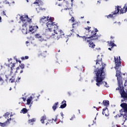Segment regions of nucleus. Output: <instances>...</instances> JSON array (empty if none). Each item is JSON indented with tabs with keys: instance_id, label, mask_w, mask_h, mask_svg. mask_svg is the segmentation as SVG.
<instances>
[{
	"instance_id": "f257e3e1",
	"label": "nucleus",
	"mask_w": 127,
	"mask_h": 127,
	"mask_svg": "<svg viewBox=\"0 0 127 127\" xmlns=\"http://www.w3.org/2000/svg\"><path fill=\"white\" fill-rule=\"evenodd\" d=\"M53 19H54V18H49V17H47L46 18V17H43L41 18L40 22H46V26L48 28V30H49V31H52L53 28H55V29H54L53 30L55 34L52 35L51 37L52 38H54V39H56L57 40H59L60 37H63V36L64 35V33H63V31H62V30H58V26H57L56 24L53 22Z\"/></svg>"
},
{
	"instance_id": "f03ea898",
	"label": "nucleus",
	"mask_w": 127,
	"mask_h": 127,
	"mask_svg": "<svg viewBox=\"0 0 127 127\" xmlns=\"http://www.w3.org/2000/svg\"><path fill=\"white\" fill-rule=\"evenodd\" d=\"M96 65H100L102 67L100 69H96L94 71V73L96 76V85L100 87V85H104L105 87L108 88L109 85L107 82L103 81V80L105 79V72L104 71V69L105 68V64H103L102 62V59L100 60H97Z\"/></svg>"
},
{
	"instance_id": "7ed1b4c3",
	"label": "nucleus",
	"mask_w": 127,
	"mask_h": 127,
	"mask_svg": "<svg viewBox=\"0 0 127 127\" xmlns=\"http://www.w3.org/2000/svg\"><path fill=\"white\" fill-rule=\"evenodd\" d=\"M119 69H116V77H117V80L118 82L119 87L120 88V94L121 97L124 98L125 101H127V91L125 92L124 90V87L122 88V86H123V82L122 81V76H121V71L118 70Z\"/></svg>"
},
{
	"instance_id": "20e7f679",
	"label": "nucleus",
	"mask_w": 127,
	"mask_h": 127,
	"mask_svg": "<svg viewBox=\"0 0 127 127\" xmlns=\"http://www.w3.org/2000/svg\"><path fill=\"white\" fill-rule=\"evenodd\" d=\"M81 37L83 38V41H86L87 43H89V47L94 48L96 45H95V44H94L91 40H96V39H98V37H99L96 35V33H95L94 35H92L91 37H87L84 36Z\"/></svg>"
},
{
	"instance_id": "39448f33",
	"label": "nucleus",
	"mask_w": 127,
	"mask_h": 127,
	"mask_svg": "<svg viewBox=\"0 0 127 127\" xmlns=\"http://www.w3.org/2000/svg\"><path fill=\"white\" fill-rule=\"evenodd\" d=\"M121 107L122 109L120 110V113L121 116H123L124 119L125 121L127 120V103H122L121 104Z\"/></svg>"
},
{
	"instance_id": "423d86ee",
	"label": "nucleus",
	"mask_w": 127,
	"mask_h": 127,
	"mask_svg": "<svg viewBox=\"0 0 127 127\" xmlns=\"http://www.w3.org/2000/svg\"><path fill=\"white\" fill-rule=\"evenodd\" d=\"M3 117H4V118H5V119H7V121H6L5 123H0V127H5L6 126V124H7V123H8V122H9V121H10L11 120V115H10V114L8 113V112H6L4 115Z\"/></svg>"
},
{
	"instance_id": "0eeeda50",
	"label": "nucleus",
	"mask_w": 127,
	"mask_h": 127,
	"mask_svg": "<svg viewBox=\"0 0 127 127\" xmlns=\"http://www.w3.org/2000/svg\"><path fill=\"white\" fill-rule=\"evenodd\" d=\"M115 68L116 69V70L119 69V68L120 67V66H121V62L120 59L121 58L120 57H115Z\"/></svg>"
},
{
	"instance_id": "6e6552de",
	"label": "nucleus",
	"mask_w": 127,
	"mask_h": 127,
	"mask_svg": "<svg viewBox=\"0 0 127 127\" xmlns=\"http://www.w3.org/2000/svg\"><path fill=\"white\" fill-rule=\"evenodd\" d=\"M20 19L22 21L23 23H24V22L25 23L24 24H26L27 22H30L31 21V19H30L28 18V16L27 15H23L20 17Z\"/></svg>"
},
{
	"instance_id": "1a4fd4ad",
	"label": "nucleus",
	"mask_w": 127,
	"mask_h": 127,
	"mask_svg": "<svg viewBox=\"0 0 127 127\" xmlns=\"http://www.w3.org/2000/svg\"><path fill=\"white\" fill-rule=\"evenodd\" d=\"M121 6H117L116 10L114 12L112 13V14H110L107 17L109 18V17H113L115 14H117L118 12H120V8H121Z\"/></svg>"
},
{
	"instance_id": "9d476101",
	"label": "nucleus",
	"mask_w": 127,
	"mask_h": 127,
	"mask_svg": "<svg viewBox=\"0 0 127 127\" xmlns=\"http://www.w3.org/2000/svg\"><path fill=\"white\" fill-rule=\"evenodd\" d=\"M23 28L22 29V32L24 34H27V28H26V24H24L22 25Z\"/></svg>"
},
{
	"instance_id": "9b49d317",
	"label": "nucleus",
	"mask_w": 127,
	"mask_h": 127,
	"mask_svg": "<svg viewBox=\"0 0 127 127\" xmlns=\"http://www.w3.org/2000/svg\"><path fill=\"white\" fill-rule=\"evenodd\" d=\"M102 114L105 117H109V111L108 110V108H106V109L103 110Z\"/></svg>"
},
{
	"instance_id": "f8f14e48",
	"label": "nucleus",
	"mask_w": 127,
	"mask_h": 127,
	"mask_svg": "<svg viewBox=\"0 0 127 127\" xmlns=\"http://www.w3.org/2000/svg\"><path fill=\"white\" fill-rule=\"evenodd\" d=\"M127 5L125 4L123 8H121L120 9V11L119 12L121 14L122 13H125V12H127Z\"/></svg>"
},
{
	"instance_id": "ddd939ff",
	"label": "nucleus",
	"mask_w": 127,
	"mask_h": 127,
	"mask_svg": "<svg viewBox=\"0 0 127 127\" xmlns=\"http://www.w3.org/2000/svg\"><path fill=\"white\" fill-rule=\"evenodd\" d=\"M38 29V26H30L29 27V31L31 32L32 31H35Z\"/></svg>"
},
{
	"instance_id": "4468645a",
	"label": "nucleus",
	"mask_w": 127,
	"mask_h": 127,
	"mask_svg": "<svg viewBox=\"0 0 127 127\" xmlns=\"http://www.w3.org/2000/svg\"><path fill=\"white\" fill-rule=\"evenodd\" d=\"M103 104L105 107H108L110 105V102L108 100H104Z\"/></svg>"
},
{
	"instance_id": "2eb2a0df",
	"label": "nucleus",
	"mask_w": 127,
	"mask_h": 127,
	"mask_svg": "<svg viewBox=\"0 0 127 127\" xmlns=\"http://www.w3.org/2000/svg\"><path fill=\"white\" fill-rule=\"evenodd\" d=\"M62 104H63L62 105H61V109H64V108H65L66 106H67V104H66L65 101H63Z\"/></svg>"
},
{
	"instance_id": "dca6fc26",
	"label": "nucleus",
	"mask_w": 127,
	"mask_h": 127,
	"mask_svg": "<svg viewBox=\"0 0 127 127\" xmlns=\"http://www.w3.org/2000/svg\"><path fill=\"white\" fill-rule=\"evenodd\" d=\"M31 102H32V97H30L28 98L27 100V105H30Z\"/></svg>"
},
{
	"instance_id": "f3484780",
	"label": "nucleus",
	"mask_w": 127,
	"mask_h": 127,
	"mask_svg": "<svg viewBox=\"0 0 127 127\" xmlns=\"http://www.w3.org/2000/svg\"><path fill=\"white\" fill-rule=\"evenodd\" d=\"M45 120H46V116H44L41 117V122L42 124H44V121H45Z\"/></svg>"
},
{
	"instance_id": "a211bd4d",
	"label": "nucleus",
	"mask_w": 127,
	"mask_h": 127,
	"mask_svg": "<svg viewBox=\"0 0 127 127\" xmlns=\"http://www.w3.org/2000/svg\"><path fill=\"white\" fill-rule=\"evenodd\" d=\"M109 46H112V48L114 47V46H117L115 43L113 41H110V43H109Z\"/></svg>"
},
{
	"instance_id": "6ab92c4d",
	"label": "nucleus",
	"mask_w": 127,
	"mask_h": 127,
	"mask_svg": "<svg viewBox=\"0 0 127 127\" xmlns=\"http://www.w3.org/2000/svg\"><path fill=\"white\" fill-rule=\"evenodd\" d=\"M58 105V102L56 103L53 106V109L54 111H55L57 109V106Z\"/></svg>"
},
{
	"instance_id": "aec40b11",
	"label": "nucleus",
	"mask_w": 127,
	"mask_h": 127,
	"mask_svg": "<svg viewBox=\"0 0 127 127\" xmlns=\"http://www.w3.org/2000/svg\"><path fill=\"white\" fill-rule=\"evenodd\" d=\"M9 82H10V83H13L14 82V77L13 76H12L9 79Z\"/></svg>"
},
{
	"instance_id": "412c9836",
	"label": "nucleus",
	"mask_w": 127,
	"mask_h": 127,
	"mask_svg": "<svg viewBox=\"0 0 127 127\" xmlns=\"http://www.w3.org/2000/svg\"><path fill=\"white\" fill-rule=\"evenodd\" d=\"M36 3L39 4L41 3V1H40V0H36V1L34 2V4H36Z\"/></svg>"
},
{
	"instance_id": "4be33fe9",
	"label": "nucleus",
	"mask_w": 127,
	"mask_h": 127,
	"mask_svg": "<svg viewBox=\"0 0 127 127\" xmlns=\"http://www.w3.org/2000/svg\"><path fill=\"white\" fill-rule=\"evenodd\" d=\"M23 114H26L27 113V109L24 108L22 110Z\"/></svg>"
},
{
	"instance_id": "5701e85b",
	"label": "nucleus",
	"mask_w": 127,
	"mask_h": 127,
	"mask_svg": "<svg viewBox=\"0 0 127 127\" xmlns=\"http://www.w3.org/2000/svg\"><path fill=\"white\" fill-rule=\"evenodd\" d=\"M36 120L35 118H33L32 119L29 120V123L30 124V123H34L35 122Z\"/></svg>"
},
{
	"instance_id": "b1692460",
	"label": "nucleus",
	"mask_w": 127,
	"mask_h": 127,
	"mask_svg": "<svg viewBox=\"0 0 127 127\" xmlns=\"http://www.w3.org/2000/svg\"><path fill=\"white\" fill-rule=\"evenodd\" d=\"M29 57L28 56H26L25 57H22L21 58V59L22 60H25V59H28Z\"/></svg>"
},
{
	"instance_id": "393cba45",
	"label": "nucleus",
	"mask_w": 127,
	"mask_h": 127,
	"mask_svg": "<svg viewBox=\"0 0 127 127\" xmlns=\"http://www.w3.org/2000/svg\"><path fill=\"white\" fill-rule=\"evenodd\" d=\"M36 38H41V36L39 34H36L35 35Z\"/></svg>"
},
{
	"instance_id": "a878e982",
	"label": "nucleus",
	"mask_w": 127,
	"mask_h": 127,
	"mask_svg": "<svg viewBox=\"0 0 127 127\" xmlns=\"http://www.w3.org/2000/svg\"><path fill=\"white\" fill-rule=\"evenodd\" d=\"M20 66L21 69H23L24 68V64H21Z\"/></svg>"
},
{
	"instance_id": "bb28decb",
	"label": "nucleus",
	"mask_w": 127,
	"mask_h": 127,
	"mask_svg": "<svg viewBox=\"0 0 127 127\" xmlns=\"http://www.w3.org/2000/svg\"><path fill=\"white\" fill-rule=\"evenodd\" d=\"M85 29H86V30H90V29H91V27H87V28H85Z\"/></svg>"
},
{
	"instance_id": "cd10ccee",
	"label": "nucleus",
	"mask_w": 127,
	"mask_h": 127,
	"mask_svg": "<svg viewBox=\"0 0 127 127\" xmlns=\"http://www.w3.org/2000/svg\"><path fill=\"white\" fill-rule=\"evenodd\" d=\"M98 29H95V32H94V34L93 35H95V33H96V34H97V33L96 32H98Z\"/></svg>"
},
{
	"instance_id": "c85d7f7f",
	"label": "nucleus",
	"mask_w": 127,
	"mask_h": 127,
	"mask_svg": "<svg viewBox=\"0 0 127 127\" xmlns=\"http://www.w3.org/2000/svg\"><path fill=\"white\" fill-rule=\"evenodd\" d=\"M70 20H71V21H72V22H74V21H75L74 20V17H71Z\"/></svg>"
},
{
	"instance_id": "c756f323",
	"label": "nucleus",
	"mask_w": 127,
	"mask_h": 127,
	"mask_svg": "<svg viewBox=\"0 0 127 127\" xmlns=\"http://www.w3.org/2000/svg\"><path fill=\"white\" fill-rule=\"evenodd\" d=\"M2 78H1V77H0V82H2Z\"/></svg>"
},
{
	"instance_id": "7c9ffc66",
	"label": "nucleus",
	"mask_w": 127,
	"mask_h": 127,
	"mask_svg": "<svg viewBox=\"0 0 127 127\" xmlns=\"http://www.w3.org/2000/svg\"><path fill=\"white\" fill-rule=\"evenodd\" d=\"M11 74L12 73H13L12 71L13 70V69H12V67H11Z\"/></svg>"
},
{
	"instance_id": "2f4dec72",
	"label": "nucleus",
	"mask_w": 127,
	"mask_h": 127,
	"mask_svg": "<svg viewBox=\"0 0 127 127\" xmlns=\"http://www.w3.org/2000/svg\"><path fill=\"white\" fill-rule=\"evenodd\" d=\"M55 123H56V122H57V117H56V118L55 120Z\"/></svg>"
},
{
	"instance_id": "473e14b6",
	"label": "nucleus",
	"mask_w": 127,
	"mask_h": 127,
	"mask_svg": "<svg viewBox=\"0 0 127 127\" xmlns=\"http://www.w3.org/2000/svg\"><path fill=\"white\" fill-rule=\"evenodd\" d=\"M22 99H23V101H24V102H25V98H24V97H23L22 98Z\"/></svg>"
},
{
	"instance_id": "72a5a7b5",
	"label": "nucleus",
	"mask_w": 127,
	"mask_h": 127,
	"mask_svg": "<svg viewBox=\"0 0 127 127\" xmlns=\"http://www.w3.org/2000/svg\"><path fill=\"white\" fill-rule=\"evenodd\" d=\"M3 14H4V15H6L5 12H4V11H3Z\"/></svg>"
},
{
	"instance_id": "f704fd0d",
	"label": "nucleus",
	"mask_w": 127,
	"mask_h": 127,
	"mask_svg": "<svg viewBox=\"0 0 127 127\" xmlns=\"http://www.w3.org/2000/svg\"><path fill=\"white\" fill-rule=\"evenodd\" d=\"M61 115L62 117L63 118V116H64L63 113H61Z\"/></svg>"
},
{
	"instance_id": "c9c22d12",
	"label": "nucleus",
	"mask_w": 127,
	"mask_h": 127,
	"mask_svg": "<svg viewBox=\"0 0 127 127\" xmlns=\"http://www.w3.org/2000/svg\"><path fill=\"white\" fill-rule=\"evenodd\" d=\"M15 66V64H12V67H14Z\"/></svg>"
},
{
	"instance_id": "e433bc0d",
	"label": "nucleus",
	"mask_w": 127,
	"mask_h": 127,
	"mask_svg": "<svg viewBox=\"0 0 127 127\" xmlns=\"http://www.w3.org/2000/svg\"><path fill=\"white\" fill-rule=\"evenodd\" d=\"M11 60H12V59H9V60H8V61L9 62L10 61H11Z\"/></svg>"
},
{
	"instance_id": "4c0bfd02",
	"label": "nucleus",
	"mask_w": 127,
	"mask_h": 127,
	"mask_svg": "<svg viewBox=\"0 0 127 127\" xmlns=\"http://www.w3.org/2000/svg\"><path fill=\"white\" fill-rule=\"evenodd\" d=\"M0 22H1V17L0 16Z\"/></svg>"
},
{
	"instance_id": "58836bf2",
	"label": "nucleus",
	"mask_w": 127,
	"mask_h": 127,
	"mask_svg": "<svg viewBox=\"0 0 127 127\" xmlns=\"http://www.w3.org/2000/svg\"><path fill=\"white\" fill-rule=\"evenodd\" d=\"M5 1H6V2H5V3H6H6H8V4L9 3V2L6 1V0H5Z\"/></svg>"
},
{
	"instance_id": "ea45409f",
	"label": "nucleus",
	"mask_w": 127,
	"mask_h": 127,
	"mask_svg": "<svg viewBox=\"0 0 127 127\" xmlns=\"http://www.w3.org/2000/svg\"><path fill=\"white\" fill-rule=\"evenodd\" d=\"M108 49H109V50H110V51L112 50V49H111V48H109Z\"/></svg>"
},
{
	"instance_id": "a19ab883",
	"label": "nucleus",
	"mask_w": 127,
	"mask_h": 127,
	"mask_svg": "<svg viewBox=\"0 0 127 127\" xmlns=\"http://www.w3.org/2000/svg\"><path fill=\"white\" fill-rule=\"evenodd\" d=\"M26 44H28L29 43L28 41H26Z\"/></svg>"
},
{
	"instance_id": "79ce46f5",
	"label": "nucleus",
	"mask_w": 127,
	"mask_h": 127,
	"mask_svg": "<svg viewBox=\"0 0 127 127\" xmlns=\"http://www.w3.org/2000/svg\"><path fill=\"white\" fill-rule=\"evenodd\" d=\"M18 80H20V77H18Z\"/></svg>"
},
{
	"instance_id": "37998d69",
	"label": "nucleus",
	"mask_w": 127,
	"mask_h": 127,
	"mask_svg": "<svg viewBox=\"0 0 127 127\" xmlns=\"http://www.w3.org/2000/svg\"><path fill=\"white\" fill-rule=\"evenodd\" d=\"M116 90H120V88H116Z\"/></svg>"
},
{
	"instance_id": "c03bdc74",
	"label": "nucleus",
	"mask_w": 127,
	"mask_h": 127,
	"mask_svg": "<svg viewBox=\"0 0 127 127\" xmlns=\"http://www.w3.org/2000/svg\"><path fill=\"white\" fill-rule=\"evenodd\" d=\"M23 72V70H21L20 73H22Z\"/></svg>"
},
{
	"instance_id": "a18cd8bd",
	"label": "nucleus",
	"mask_w": 127,
	"mask_h": 127,
	"mask_svg": "<svg viewBox=\"0 0 127 127\" xmlns=\"http://www.w3.org/2000/svg\"><path fill=\"white\" fill-rule=\"evenodd\" d=\"M18 69H19V67H17V70H18Z\"/></svg>"
},
{
	"instance_id": "49530a36",
	"label": "nucleus",
	"mask_w": 127,
	"mask_h": 127,
	"mask_svg": "<svg viewBox=\"0 0 127 127\" xmlns=\"http://www.w3.org/2000/svg\"><path fill=\"white\" fill-rule=\"evenodd\" d=\"M19 63H21V61H19Z\"/></svg>"
},
{
	"instance_id": "de8ad7c7",
	"label": "nucleus",
	"mask_w": 127,
	"mask_h": 127,
	"mask_svg": "<svg viewBox=\"0 0 127 127\" xmlns=\"http://www.w3.org/2000/svg\"><path fill=\"white\" fill-rule=\"evenodd\" d=\"M90 23V22H89V21L87 22V23Z\"/></svg>"
},
{
	"instance_id": "09e8293b",
	"label": "nucleus",
	"mask_w": 127,
	"mask_h": 127,
	"mask_svg": "<svg viewBox=\"0 0 127 127\" xmlns=\"http://www.w3.org/2000/svg\"><path fill=\"white\" fill-rule=\"evenodd\" d=\"M77 36H79V37H80V36H79L78 34L77 35Z\"/></svg>"
},
{
	"instance_id": "8fccbe9b",
	"label": "nucleus",
	"mask_w": 127,
	"mask_h": 127,
	"mask_svg": "<svg viewBox=\"0 0 127 127\" xmlns=\"http://www.w3.org/2000/svg\"><path fill=\"white\" fill-rule=\"evenodd\" d=\"M81 3H83V2H82V1H81Z\"/></svg>"
},
{
	"instance_id": "3c124183",
	"label": "nucleus",
	"mask_w": 127,
	"mask_h": 127,
	"mask_svg": "<svg viewBox=\"0 0 127 127\" xmlns=\"http://www.w3.org/2000/svg\"><path fill=\"white\" fill-rule=\"evenodd\" d=\"M81 18H84V17H81Z\"/></svg>"
},
{
	"instance_id": "603ef678",
	"label": "nucleus",
	"mask_w": 127,
	"mask_h": 127,
	"mask_svg": "<svg viewBox=\"0 0 127 127\" xmlns=\"http://www.w3.org/2000/svg\"><path fill=\"white\" fill-rule=\"evenodd\" d=\"M27 2H28V0H27Z\"/></svg>"
},
{
	"instance_id": "864d4df0",
	"label": "nucleus",
	"mask_w": 127,
	"mask_h": 127,
	"mask_svg": "<svg viewBox=\"0 0 127 127\" xmlns=\"http://www.w3.org/2000/svg\"><path fill=\"white\" fill-rule=\"evenodd\" d=\"M12 2H13V3H14V1H13Z\"/></svg>"
},
{
	"instance_id": "5fc2aeb1",
	"label": "nucleus",
	"mask_w": 127,
	"mask_h": 127,
	"mask_svg": "<svg viewBox=\"0 0 127 127\" xmlns=\"http://www.w3.org/2000/svg\"><path fill=\"white\" fill-rule=\"evenodd\" d=\"M52 120H53V121H54V119H52Z\"/></svg>"
},
{
	"instance_id": "6e6d98bb",
	"label": "nucleus",
	"mask_w": 127,
	"mask_h": 127,
	"mask_svg": "<svg viewBox=\"0 0 127 127\" xmlns=\"http://www.w3.org/2000/svg\"><path fill=\"white\" fill-rule=\"evenodd\" d=\"M70 121H72V119H70Z\"/></svg>"
},
{
	"instance_id": "4d7b16f0",
	"label": "nucleus",
	"mask_w": 127,
	"mask_h": 127,
	"mask_svg": "<svg viewBox=\"0 0 127 127\" xmlns=\"http://www.w3.org/2000/svg\"><path fill=\"white\" fill-rule=\"evenodd\" d=\"M58 5H59V6H60V4H59Z\"/></svg>"
},
{
	"instance_id": "13d9d810",
	"label": "nucleus",
	"mask_w": 127,
	"mask_h": 127,
	"mask_svg": "<svg viewBox=\"0 0 127 127\" xmlns=\"http://www.w3.org/2000/svg\"><path fill=\"white\" fill-rule=\"evenodd\" d=\"M96 119H97V118H95V120H96Z\"/></svg>"
},
{
	"instance_id": "bf43d9fd",
	"label": "nucleus",
	"mask_w": 127,
	"mask_h": 127,
	"mask_svg": "<svg viewBox=\"0 0 127 127\" xmlns=\"http://www.w3.org/2000/svg\"><path fill=\"white\" fill-rule=\"evenodd\" d=\"M11 90V88H10V90Z\"/></svg>"
},
{
	"instance_id": "052dcab7",
	"label": "nucleus",
	"mask_w": 127,
	"mask_h": 127,
	"mask_svg": "<svg viewBox=\"0 0 127 127\" xmlns=\"http://www.w3.org/2000/svg\"><path fill=\"white\" fill-rule=\"evenodd\" d=\"M71 1H73V0H71Z\"/></svg>"
},
{
	"instance_id": "680f3d73",
	"label": "nucleus",
	"mask_w": 127,
	"mask_h": 127,
	"mask_svg": "<svg viewBox=\"0 0 127 127\" xmlns=\"http://www.w3.org/2000/svg\"><path fill=\"white\" fill-rule=\"evenodd\" d=\"M99 104H101V103L99 102Z\"/></svg>"
},
{
	"instance_id": "e2e57ef3",
	"label": "nucleus",
	"mask_w": 127,
	"mask_h": 127,
	"mask_svg": "<svg viewBox=\"0 0 127 127\" xmlns=\"http://www.w3.org/2000/svg\"><path fill=\"white\" fill-rule=\"evenodd\" d=\"M106 1H107V0H105Z\"/></svg>"
},
{
	"instance_id": "0e129e2a",
	"label": "nucleus",
	"mask_w": 127,
	"mask_h": 127,
	"mask_svg": "<svg viewBox=\"0 0 127 127\" xmlns=\"http://www.w3.org/2000/svg\"><path fill=\"white\" fill-rule=\"evenodd\" d=\"M1 3V2H0V4Z\"/></svg>"
},
{
	"instance_id": "69168bd1",
	"label": "nucleus",
	"mask_w": 127,
	"mask_h": 127,
	"mask_svg": "<svg viewBox=\"0 0 127 127\" xmlns=\"http://www.w3.org/2000/svg\"><path fill=\"white\" fill-rule=\"evenodd\" d=\"M99 57V56L97 57V58H98Z\"/></svg>"
},
{
	"instance_id": "338daca9",
	"label": "nucleus",
	"mask_w": 127,
	"mask_h": 127,
	"mask_svg": "<svg viewBox=\"0 0 127 127\" xmlns=\"http://www.w3.org/2000/svg\"><path fill=\"white\" fill-rule=\"evenodd\" d=\"M94 108H96L95 107H94Z\"/></svg>"
}]
</instances>
